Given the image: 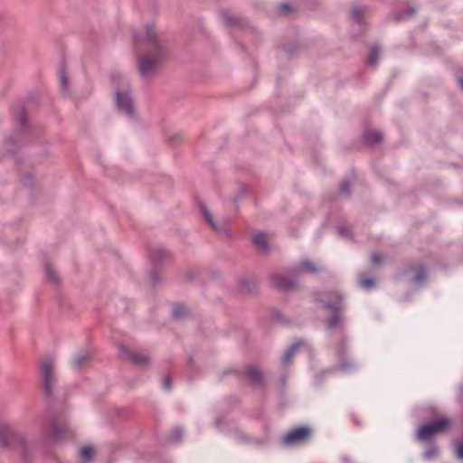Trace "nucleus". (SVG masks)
Instances as JSON below:
<instances>
[{
    "label": "nucleus",
    "instance_id": "obj_31",
    "mask_svg": "<svg viewBox=\"0 0 463 463\" xmlns=\"http://www.w3.org/2000/svg\"><path fill=\"white\" fill-rule=\"evenodd\" d=\"M112 78H113V80H114V81H116V80H121V76H120V75H118V74H117V75H113V76H112Z\"/></svg>",
    "mask_w": 463,
    "mask_h": 463
},
{
    "label": "nucleus",
    "instance_id": "obj_30",
    "mask_svg": "<svg viewBox=\"0 0 463 463\" xmlns=\"http://www.w3.org/2000/svg\"><path fill=\"white\" fill-rule=\"evenodd\" d=\"M341 192L343 194H347L348 193V185L347 184H343L342 186H341Z\"/></svg>",
    "mask_w": 463,
    "mask_h": 463
},
{
    "label": "nucleus",
    "instance_id": "obj_16",
    "mask_svg": "<svg viewBox=\"0 0 463 463\" xmlns=\"http://www.w3.org/2000/svg\"><path fill=\"white\" fill-rule=\"evenodd\" d=\"M300 345H302V343H301V342H297V343H295V344L292 345V347H291L289 350H288V351L285 353V354H284V356H283V362H284L285 364H288V363H289V362L291 361L292 356L294 355L295 352L297 351V349H298Z\"/></svg>",
    "mask_w": 463,
    "mask_h": 463
},
{
    "label": "nucleus",
    "instance_id": "obj_5",
    "mask_svg": "<svg viewBox=\"0 0 463 463\" xmlns=\"http://www.w3.org/2000/svg\"><path fill=\"white\" fill-rule=\"evenodd\" d=\"M311 435V430L307 427H298L288 432L282 439L285 445H292L306 441Z\"/></svg>",
    "mask_w": 463,
    "mask_h": 463
},
{
    "label": "nucleus",
    "instance_id": "obj_29",
    "mask_svg": "<svg viewBox=\"0 0 463 463\" xmlns=\"http://www.w3.org/2000/svg\"><path fill=\"white\" fill-rule=\"evenodd\" d=\"M164 387L166 389V390H169L170 387H171V383H170V378L169 377H166L164 379Z\"/></svg>",
    "mask_w": 463,
    "mask_h": 463
},
{
    "label": "nucleus",
    "instance_id": "obj_28",
    "mask_svg": "<svg viewBox=\"0 0 463 463\" xmlns=\"http://www.w3.org/2000/svg\"><path fill=\"white\" fill-rule=\"evenodd\" d=\"M279 9L283 13H288L290 11V6L287 4H282L279 5Z\"/></svg>",
    "mask_w": 463,
    "mask_h": 463
},
{
    "label": "nucleus",
    "instance_id": "obj_13",
    "mask_svg": "<svg viewBox=\"0 0 463 463\" xmlns=\"http://www.w3.org/2000/svg\"><path fill=\"white\" fill-rule=\"evenodd\" d=\"M411 271H413L415 273V276L413 278L414 283H420L425 279L426 271H425V269L421 265H417V266L411 268Z\"/></svg>",
    "mask_w": 463,
    "mask_h": 463
},
{
    "label": "nucleus",
    "instance_id": "obj_1",
    "mask_svg": "<svg viewBox=\"0 0 463 463\" xmlns=\"http://www.w3.org/2000/svg\"><path fill=\"white\" fill-rule=\"evenodd\" d=\"M135 43L138 52L139 71L147 77L156 71L164 60L165 49L152 25L147 26L144 33L136 36Z\"/></svg>",
    "mask_w": 463,
    "mask_h": 463
},
{
    "label": "nucleus",
    "instance_id": "obj_26",
    "mask_svg": "<svg viewBox=\"0 0 463 463\" xmlns=\"http://www.w3.org/2000/svg\"><path fill=\"white\" fill-rule=\"evenodd\" d=\"M184 309L182 307H176L174 308V311H173L174 316L175 317H181L184 314Z\"/></svg>",
    "mask_w": 463,
    "mask_h": 463
},
{
    "label": "nucleus",
    "instance_id": "obj_6",
    "mask_svg": "<svg viewBox=\"0 0 463 463\" xmlns=\"http://www.w3.org/2000/svg\"><path fill=\"white\" fill-rule=\"evenodd\" d=\"M116 99L118 109L126 112L128 116H132L134 109L128 90L127 89L117 90Z\"/></svg>",
    "mask_w": 463,
    "mask_h": 463
},
{
    "label": "nucleus",
    "instance_id": "obj_15",
    "mask_svg": "<svg viewBox=\"0 0 463 463\" xmlns=\"http://www.w3.org/2000/svg\"><path fill=\"white\" fill-rule=\"evenodd\" d=\"M364 139L368 143L374 144L383 139V135L378 131H368L364 134Z\"/></svg>",
    "mask_w": 463,
    "mask_h": 463
},
{
    "label": "nucleus",
    "instance_id": "obj_32",
    "mask_svg": "<svg viewBox=\"0 0 463 463\" xmlns=\"http://www.w3.org/2000/svg\"><path fill=\"white\" fill-rule=\"evenodd\" d=\"M458 81H459L460 86L463 88V78L459 79Z\"/></svg>",
    "mask_w": 463,
    "mask_h": 463
},
{
    "label": "nucleus",
    "instance_id": "obj_3",
    "mask_svg": "<svg viewBox=\"0 0 463 463\" xmlns=\"http://www.w3.org/2000/svg\"><path fill=\"white\" fill-rule=\"evenodd\" d=\"M0 446L8 449L24 452L25 439L22 433L16 432L9 428L0 427Z\"/></svg>",
    "mask_w": 463,
    "mask_h": 463
},
{
    "label": "nucleus",
    "instance_id": "obj_10",
    "mask_svg": "<svg viewBox=\"0 0 463 463\" xmlns=\"http://www.w3.org/2000/svg\"><path fill=\"white\" fill-rule=\"evenodd\" d=\"M253 243L260 250H266L268 248V237L265 233L257 232L253 235L252 238Z\"/></svg>",
    "mask_w": 463,
    "mask_h": 463
},
{
    "label": "nucleus",
    "instance_id": "obj_24",
    "mask_svg": "<svg viewBox=\"0 0 463 463\" xmlns=\"http://www.w3.org/2000/svg\"><path fill=\"white\" fill-rule=\"evenodd\" d=\"M360 284L364 288H369L373 285V280L371 279H364L360 281Z\"/></svg>",
    "mask_w": 463,
    "mask_h": 463
},
{
    "label": "nucleus",
    "instance_id": "obj_8",
    "mask_svg": "<svg viewBox=\"0 0 463 463\" xmlns=\"http://www.w3.org/2000/svg\"><path fill=\"white\" fill-rule=\"evenodd\" d=\"M270 284L279 289H292L294 282L283 274H274L270 277Z\"/></svg>",
    "mask_w": 463,
    "mask_h": 463
},
{
    "label": "nucleus",
    "instance_id": "obj_2",
    "mask_svg": "<svg viewBox=\"0 0 463 463\" xmlns=\"http://www.w3.org/2000/svg\"><path fill=\"white\" fill-rule=\"evenodd\" d=\"M323 306L332 312V316L328 320V327L335 328L340 324V313L344 309L343 298L336 292H329L326 298L321 299Z\"/></svg>",
    "mask_w": 463,
    "mask_h": 463
},
{
    "label": "nucleus",
    "instance_id": "obj_20",
    "mask_svg": "<svg viewBox=\"0 0 463 463\" xmlns=\"http://www.w3.org/2000/svg\"><path fill=\"white\" fill-rule=\"evenodd\" d=\"M88 359H89V354L87 353H81V354H78L74 357L73 363L75 365H81Z\"/></svg>",
    "mask_w": 463,
    "mask_h": 463
},
{
    "label": "nucleus",
    "instance_id": "obj_14",
    "mask_svg": "<svg viewBox=\"0 0 463 463\" xmlns=\"http://www.w3.org/2000/svg\"><path fill=\"white\" fill-rule=\"evenodd\" d=\"M246 373L253 383L257 384L261 382V374L257 368L252 366L248 367Z\"/></svg>",
    "mask_w": 463,
    "mask_h": 463
},
{
    "label": "nucleus",
    "instance_id": "obj_19",
    "mask_svg": "<svg viewBox=\"0 0 463 463\" xmlns=\"http://www.w3.org/2000/svg\"><path fill=\"white\" fill-rule=\"evenodd\" d=\"M380 54V50L378 48H373L371 52L370 58H369V63L373 66H376L378 61V57Z\"/></svg>",
    "mask_w": 463,
    "mask_h": 463
},
{
    "label": "nucleus",
    "instance_id": "obj_23",
    "mask_svg": "<svg viewBox=\"0 0 463 463\" xmlns=\"http://www.w3.org/2000/svg\"><path fill=\"white\" fill-rule=\"evenodd\" d=\"M456 452L458 458H463V441L456 443Z\"/></svg>",
    "mask_w": 463,
    "mask_h": 463
},
{
    "label": "nucleus",
    "instance_id": "obj_27",
    "mask_svg": "<svg viewBox=\"0 0 463 463\" xmlns=\"http://www.w3.org/2000/svg\"><path fill=\"white\" fill-rule=\"evenodd\" d=\"M63 430V429H60L57 426H54V433L58 438H62Z\"/></svg>",
    "mask_w": 463,
    "mask_h": 463
},
{
    "label": "nucleus",
    "instance_id": "obj_12",
    "mask_svg": "<svg viewBox=\"0 0 463 463\" xmlns=\"http://www.w3.org/2000/svg\"><path fill=\"white\" fill-rule=\"evenodd\" d=\"M94 454V449L90 446H84L80 449L79 456L80 459L86 463L90 461L92 458V456Z\"/></svg>",
    "mask_w": 463,
    "mask_h": 463
},
{
    "label": "nucleus",
    "instance_id": "obj_18",
    "mask_svg": "<svg viewBox=\"0 0 463 463\" xmlns=\"http://www.w3.org/2000/svg\"><path fill=\"white\" fill-rule=\"evenodd\" d=\"M200 208H201V213H202L203 218L205 219V221L211 225V227L213 230H216V224L214 223L213 216L211 215V213L208 211V209L206 208V206L201 205Z\"/></svg>",
    "mask_w": 463,
    "mask_h": 463
},
{
    "label": "nucleus",
    "instance_id": "obj_9",
    "mask_svg": "<svg viewBox=\"0 0 463 463\" xmlns=\"http://www.w3.org/2000/svg\"><path fill=\"white\" fill-rule=\"evenodd\" d=\"M319 270L317 266L310 261V260H303L301 261L298 267H296L292 272L294 273H302V272H307V273H316Z\"/></svg>",
    "mask_w": 463,
    "mask_h": 463
},
{
    "label": "nucleus",
    "instance_id": "obj_17",
    "mask_svg": "<svg viewBox=\"0 0 463 463\" xmlns=\"http://www.w3.org/2000/svg\"><path fill=\"white\" fill-rule=\"evenodd\" d=\"M365 11L366 10L364 7H354L351 12L353 19L357 23H362V16H364Z\"/></svg>",
    "mask_w": 463,
    "mask_h": 463
},
{
    "label": "nucleus",
    "instance_id": "obj_22",
    "mask_svg": "<svg viewBox=\"0 0 463 463\" xmlns=\"http://www.w3.org/2000/svg\"><path fill=\"white\" fill-rule=\"evenodd\" d=\"M60 81H61V86L62 88V90H65L67 88V78H66V75H65V71L64 70H61L60 71Z\"/></svg>",
    "mask_w": 463,
    "mask_h": 463
},
{
    "label": "nucleus",
    "instance_id": "obj_11",
    "mask_svg": "<svg viewBox=\"0 0 463 463\" xmlns=\"http://www.w3.org/2000/svg\"><path fill=\"white\" fill-rule=\"evenodd\" d=\"M127 358L130 359L137 364H145L148 362V357L141 353L130 352L128 354H125Z\"/></svg>",
    "mask_w": 463,
    "mask_h": 463
},
{
    "label": "nucleus",
    "instance_id": "obj_7",
    "mask_svg": "<svg viewBox=\"0 0 463 463\" xmlns=\"http://www.w3.org/2000/svg\"><path fill=\"white\" fill-rule=\"evenodd\" d=\"M52 368L53 362L50 358H45L42 361L41 372L43 377V382L47 392H50L52 388V382L53 378Z\"/></svg>",
    "mask_w": 463,
    "mask_h": 463
},
{
    "label": "nucleus",
    "instance_id": "obj_21",
    "mask_svg": "<svg viewBox=\"0 0 463 463\" xmlns=\"http://www.w3.org/2000/svg\"><path fill=\"white\" fill-rule=\"evenodd\" d=\"M45 272H46V275L48 277V279L52 281H56L57 280V275H56V272L55 270L52 269V267L49 264H47L45 266Z\"/></svg>",
    "mask_w": 463,
    "mask_h": 463
},
{
    "label": "nucleus",
    "instance_id": "obj_25",
    "mask_svg": "<svg viewBox=\"0 0 463 463\" xmlns=\"http://www.w3.org/2000/svg\"><path fill=\"white\" fill-rule=\"evenodd\" d=\"M382 260H383V257L379 253L374 252L372 254V262L374 265L380 264L382 262Z\"/></svg>",
    "mask_w": 463,
    "mask_h": 463
},
{
    "label": "nucleus",
    "instance_id": "obj_4",
    "mask_svg": "<svg viewBox=\"0 0 463 463\" xmlns=\"http://www.w3.org/2000/svg\"><path fill=\"white\" fill-rule=\"evenodd\" d=\"M450 424V421L444 417L439 418L438 420L422 425L418 430V438L421 440H427L433 435L443 431Z\"/></svg>",
    "mask_w": 463,
    "mask_h": 463
}]
</instances>
